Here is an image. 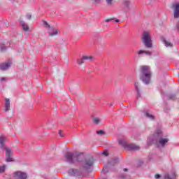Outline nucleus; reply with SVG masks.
<instances>
[{
    "label": "nucleus",
    "mask_w": 179,
    "mask_h": 179,
    "mask_svg": "<svg viewBox=\"0 0 179 179\" xmlns=\"http://www.w3.org/2000/svg\"><path fill=\"white\" fill-rule=\"evenodd\" d=\"M164 178L165 179H176V172L172 173L171 177H170V175H169V174L165 175Z\"/></svg>",
    "instance_id": "obj_19"
},
{
    "label": "nucleus",
    "mask_w": 179,
    "mask_h": 179,
    "mask_svg": "<svg viewBox=\"0 0 179 179\" xmlns=\"http://www.w3.org/2000/svg\"><path fill=\"white\" fill-rule=\"evenodd\" d=\"M168 100H176L177 98L176 97V94H169L167 95Z\"/></svg>",
    "instance_id": "obj_20"
},
{
    "label": "nucleus",
    "mask_w": 179,
    "mask_h": 179,
    "mask_svg": "<svg viewBox=\"0 0 179 179\" xmlns=\"http://www.w3.org/2000/svg\"><path fill=\"white\" fill-rule=\"evenodd\" d=\"M119 144L125 149H129V150H139V146L134 144H128L124 139H119Z\"/></svg>",
    "instance_id": "obj_6"
},
{
    "label": "nucleus",
    "mask_w": 179,
    "mask_h": 179,
    "mask_svg": "<svg viewBox=\"0 0 179 179\" xmlns=\"http://www.w3.org/2000/svg\"><path fill=\"white\" fill-rule=\"evenodd\" d=\"M20 23L24 31H29V26L27 25V24H26V22H24V21H20Z\"/></svg>",
    "instance_id": "obj_16"
},
{
    "label": "nucleus",
    "mask_w": 179,
    "mask_h": 179,
    "mask_svg": "<svg viewBox=\"0 0 179 179\" xmlns=\"http://www.w3.org/2000/svg\"><path fill=\"white\" fill-rule=\"evenodd\" d=\"M172 8L173 9V17L175 19H178L179 17V3L176 2L172 5Z\"/></svg>",
    "instance_id": "obj_7"
},
{
    "label": "nucleus",
    "mask_w": 179,
    "mask_h": 179,
    "mask_svg": "<svg viewBox=\"0 0 179 179\" xmlns=\"http://www.w3.org/2000/svg\"><path fill=\"white\" fill-rule=\"evenodd\" d=\"M112 20H115V22L116 23H118V22H120V20L115 19V18L107 19V20H105V22H106V23H108L109 22H111Z\"/></svg>",
    "instance_id": "obj_23"
},
{
    "label": "nucleus",
    "mask_w": 179,
    "mask_h": 179,
    "mask_svg": "<svg viewBox=\"0 0 179 179\" xmlns=\"http://www.w3.org/2000/svg\"><path fill=\"white\" fill-rule=\"evenodd\" d=\"M120 177H121V178L124 179L125 178V175H121Z\"/></svg>",
    "instance_id": "obj_37"
},
{
    "label": "nucleus",
    "mask_w": 179,
    "mask_h": 179,
    "mask_svg": "<svg viewBox=\"0 0 179 179\" xmlns=\"http://www.w3.org/2000/svg\"><path fill=\"white\" fill-rule=\"evenodd\" d=\"M6 170V165L0 166V174L5 173Z\"/></svg>",
    "instance_id": "obj_21"
},
{
    "label": "nucleus",
    "mask_w": 179,
    "mask_h": 179,
    "mask_svg": "<svg viewBox=\"0 0 179 179\" xmlns=\"http://www.w3.org/2000/svg\"><path fill=\"white\" fill-rule=\"evenodd\" d=\"M26 17H27V19L30 20L31 19V15L28 13V14H27Z\"/></svg>",
    "instance_id": "obj_30"
},
{
    "label": "nucleus",
    "mask_w": 179,
    "mask_h": 179,
    "mask_svg": "<svg viewBox=\"0 0 179 179\" xmlns=\"http://www.w3.org/2000/svg\"><path fill=\"white\" fill-rule=\"evenodd\" d=\"M134 89L136 93V99L142 98V90H141V85H139V83H134Z\"/></svg>",
    "instance_id": "obj_9"
},
{
    "label": "nucleus",
    "mask_w": 179,
    "mask_h": 179,
    "mask_svg": "<svg viewBox=\"0 0 179 179\" xmlns=\"http://www.w3.org/2000/svg\"><path fill=\"white\" fill-rule=\"evenodd\" d=\"M102 155H103V156H106V157H107V156H108V151L104 150V151L102 152Z\"/></svg>",
    "instance_id": "obj_28"
},
{
    "label": "nucleus",
    "mask_w": 179,
    "mask_h": 179,
    "mask_svg": "<svg viewBox=\"0 0 179 179\" xmlns=\"http://www.w3.org/2000/svg\"><path fill=\"white\" fill-rule=\"evenodd\" d=\"M107 5H113V0H106Z\"/></svg>",
    "instance_id": "obj_29"
},
{
    "label": "nucleus",
    "mask_w": 179,
    "mask_h": 179,
    "mask_svg": "<svg viewBox=\"0 0 179 179\" xmlns=\"http://www.w3.org/2000/svg\"><path fill=\"white\" fill-rule=\"evenodd\" d=\"M14 178L16 179H27V173L22 171H15L13 173Z\"/></svg>",
    "instance_id": "obj_8"
},
{
    "label": "nucleus",
    "mask_w": 179,
    "mask_h": 179,
    "mask_svg": "<svg viewBox=\"0 0 179 179\" xmlns=\"http://www.w3.org/2000/svg\"><path fill=\"white\" fill-rule=\"evenodd\" d=\"M112 106H113V103H110V107H112Z\"/></svg>",
    "instance_id": "obj_39"
},
{
    "label": "nucleus",
    "mask_w": 179,
    "mask_h": 179,
    "mask_svg": "<svg viewBox=\"0 0 179 179\" xmlns=\"http://www.w3.org/2000/svg\"><path fill=\"white\" fill-rule=\"evenodd\" d=\"M7 138L5 136H0V150H5L6 152V162L7 163H10L12 162H15V159H13V152H12V148L9 147H6V142L7 141Z\"/></svg>",
    "instance_id": "obj_3"
},
{
    "label": "nucleus",
    "mask_w": 179,
    "mask_h": 179,
    "mask_svg": "<svg viewBox=\"0 0 179 179\" xmlns=\"http://www.w3.org/2000/svg\"><path fill=\"white\" fill-rule=\"evenodd\" d=\"M139 79L144 85H149L152 80V70L149 66H140Z\"/></svg>",
    "instance_id": "obj_2"
},
{
    "label": "nucleus",
    "mask_w": 179,
    "mask_h": 179,
    "mask_svg": "<svg viewBox=\"0 0 179 179\" xmlns=\"http://www.w3.org/2000/svg\"><path fill=\"white\" fill-rule=\"evenodd\" d=\"M94 3H100V0H94Z\"/></svg>",
    "instance_id": "obj_36"
},
{
    "label": "nucleus",
    "mask_w": 179,
    "mask_h": 179,
    "mask_svg": "<svg viewBox=\"0 0 179 179\" xmlns=\"http://www.w3.org/2000/svg\"><path fill=\"white\" fill-rule=\"evenodd\" d=\"M92 59H93V57L84 55L81 59H77V64L78 65H82L83 64H85V61H92Z\"/></svg>",
    "instance_id": "obj_10"
},
{
    "label": "nucleus",
    "mask_w": 179,
    "mask_h": 179,
    "mask_svg": "<svg viewBox=\"0 0 179 179\" xmlns=\"http://www.w3.org/2000/svg\"><path fill=\"white\" fill-rule=\"evenodd\" d=\"M162 41L166 47H173V43L167 41L164 38H163Z\"/></svg>",
    "instance_id": "obj_18"
},
{
    "label": "nucleus",
    "mask_w": 179,
    "mask_h": 179,
    "mask_svg": "<svg viewBox=\"0 0 179 179\" xmlns=\"http://www.w3.org/2000/svg\"><path fill=\"white\" fill-rule=\"evenodd\" d=\"M124 5L127 9H129V5H131V2L128 0H125L124 1Z\"/></svg>",
    "instance_id": "obj_25"
},
{
    "label": "nucleus",
    "mask_w": 179,
    "mask_h": 179,
    "mask_svg": "<svg viewBox=\"0 0 179 179\" xmlns=\"http://www.w3.org/2000/svg\"><path fill=\"white\" fill-rule=\"evenodd\" d=\"M43 25L45 26V27H46V29H50V27H51V26L48 24V22H47V21H43Z\"/></svg>",
    "instance_id": "obj_27"
},
{
    "label": "nucleus",
    "mask_w": 179,
    "mask_h": 179,
    "mask_svg": "<svg viewBox=\"0 0 179 179\" xmlns=\"http://www.w3.org/2000/svg\"><path fill=\"white\" fill-rule=\"evenodd\" d=\"M96 134L100 136H103V135H106V131H104V130H98L96 131Z\"/></svg>",
    "instance_id": "obj_24"
},
{
    "label": "nucleus",
    "mask_w": 179,
    "mask_h": 179,
    "mask_svg": "<svg viewBox=\"0 0 179 179\" xmlns=\"http://www.w3.org/2000/svg\"><path fill=\"white\" fill-rule=\"evenodd\" d=\"M112 20H115V22L116 23H118V22H120V20L115 19V18L107 19V20H105V22H106V23H108L109 22H111Z\"/></svg>",
    "instance_id": "obj_22"
},
{
    "label": "nucleus",
    "mask_w": 179,
    "mask_h": 179,
    "mask_svg": "<svg viewBox=\"0 0 179 179\" xmlns=\"http://www.w3.org/2000/svg\"><path fill=\"white\" fill-rule=\"evenodd\" d=\"M13 2H15V0H13Z\"/></svg>",
    "instance_id": "obj_40"
},
{
    "label": "nucleus",
    "mask_w": 179,
    "mask_h": 179,
    "mask_svg": "<svg viewBox=\"0 0 179 179\" xmlns=\"http://www.w3.org/2000/svg\"><path fill=\"white\" fill-rule=\"evenodd\" d=\"M65 159L67 163L75 164H80V169H71L69 170V175L72 177H80L83 176V171H89L94 166V158L93 157L85 158L83 152L73 153L67 152L65 153Z\"/></svg>",
    "instance_id": "obj_1"
},
{
    "label": "nucleus",
    "mask_w": 179,
    "mask_h": 179,
    "mask_svg": "<svg viewBox=\"0 0 179 179\" xmlns=\"http://www.w3.org/2000/svg\"><path fill=\"white\" fill-rule=\"evenodd\" d=\"M160 177H162V176H160V174H156L155 175V178L156 179H159V178H160Z\"/></svg>",
    "instance_id": "obj_34"
},
{
    "label": "nucleus",
    "mask_w": 179,
    "mask_h": 179,
    "mask_svg": "<svg viewBox=\"0 0 179 179\" xmlns=\"http://www.w3.org/2000/svg\"><path fill=\"white\" fill-rule=\"evenodd\" d=\"M48 33L49 36L52 37V36H57V34H58V30H57V29H55L54 27H50V29H48Z\"/></svg>",
    "instance_id": "obj_12"
},
{
    "label": "nucleus",
    "mask_w": 179,
    "mask_h": 179,
    "mask_svg": "<svg viewBox=\"0 0 179 179\" xmlns=\"http://www.w3.org/2000/svg\"><path fill=\"white\" fill-rule=\"evenodd\" d=\"M144 114H145V117H147V118H150V120H155V115L149 113V111H148V110L145 111Z\"/></svg>",
    "instance_id": "obj_17"
},
{
    "label": "nucleus",
    "mask_w": 179,
    "mask_h": 179,
    "mask_svg": "<svg viewBox=\"0 0 179 179\" xmlns=\"http://www.w3.org/2000/svg\"><path fill=\"white\" fill-rule=\"evenodd\" d=\"M138 55H142V54H145V55H148V57H152V52L150 51H145L142 50H139L138 52Z\"/></svg>",
    "instance_id": "obj_15"
},
{
    "label": "nucleus",
    "mask_w": 179,
    "mask_h": 179,
    "mask_svg": "<svg viewBox=\"0 0 179 179\" xmlns=\"http://www.w3.org/2000/svg\"><path fill=\"white\" fill-rule=\"evenodd\" d=\"M118 162H119L118 158L114 157L108 162V167H111V166H115V164H117Z\"/></svg>",
    "instance_id": "obj_14"
},
{
    "label": "nucleus",
    "mask_w": 179,
    "mask_h": 179,
    "mask_svg": "<svg viewBox=\"0 0 179 179\" xmlns=\"http://www.w3.org/2000/svg\"><path fill=\"white\" fill-rule=\"evenodd\" d=\"M143 43L146 48H152L153 45L152 44V37L148 32L144 31L143 33Z\"/></svg>",
    "instance_id": "obj_5"
},
{
    "label": "nucleus",
    "mask_w": 179,
    "mask_h": 179,
    "mask_svg": "<svg viewBox=\"0 0 179 179\" xmlns=\"http://www.w3.org/2000/svg\"><path fill=\"white\" fill-rule=\"evenodd\" d=\"M93 121H94V123L96 124V125H99V124H100V118L99 117H94L93 119Z\"/></svg>",
    "instance_id": "obj_26"
},
{
    "label": "nucleus",
    "mask_w": 179,
    "mask_h": 179,
    "mask_svg": "<svg viewBox=\"0 0 179 179\" xmlns=\"http://www.w3.org/2000/svg\"><path fill=\"white\" fill-rule=\"evenodd\" d=\"M12 66V61L8 60L6 62L0 64V71H7Z\"/></svg>",
    "instance_id": "obj_11"
},
{
    "label": "nucleus",
    "mask_w": 179,
    "mask_h": 179,
    "mask_svg": "<svg viewBox=\"0 0 179 179\" xmlns=\"http://www.w3.org/2000/svg\"><path fill=\"white\" fill-rule=\"evenodd\" d=\"M4 80H8L7 78L3 77L0 79V82H4Z\"/></svg>",
    "instance_id": "obj_33"
},
{
    "label": "nucleus",
    "mask_w": 179,
    "mask_h": 179,
    "mask_svg": "<svg viewBox=\"0 0 179 179\" xmlns=\"http://www.w3.org/2000/svg\"><path fill=\"white\" fill-rule=\"evenodd\" d=\"M4 107H5L6 112H8L10 110V101L8 98L5 99Z\"/></svg>",
    "instance_id": "obj_13"
},
{
    "label": "nucleus",
    "mask_w": 179,
    "mask_h": 179,
    "mask_svg": "<svg viewBox=\"0 0 179 179\" xmlns=\"http://www.w3.org/2000/svg\"><path fill=\"white\" fill-rule=\"evenodd\" d=\"M169 142V138H163V131L160 129H157L154 134V137L151 143H155L156 145H161L162 148L166 146V143Z\"/></svg>",
    "instance_id": "obj_4"
},
{
    "label": "nucleus",
    "mask_w": 179,
    "mask_h": 179,
    "mask_svg": "<svg viewBox=\"0 0 179 179\" xmlns=\"http://www.w3.org/2000/svg\"><path fill=\"white\" fill-rule=\"evenodd\" d=\"M161 96H162V99H164V93L163 92V91H161Z\"/></svg>",
    "instance_id": "obj_35"
},
{
    "label": "nucleus",
    "mask_w": 179,
    "mask_h": 179,
    "mask_svg": "<svg viewBox=\"0 0 179 179\" xmlns=\"http://www.w3.org/2000/svg\"><path fill=\"white\" fill-rule=\"evenodd\" d=\"M1 51H5V50H8V47L7 46H1Z\"/></svg>",
    "instance_id": "obj_31"
},
{
    "label": "nucleus",
    "mask_w": 179,
    "mask_h": 179,
    "mask_svg": "<svg viewBox=\"0 0 179 179\" xmlns=\"http://www.w3.org/2000/svg\"><path fill=\"white\" fill-rule=\"evenodd\" d=\"M123 171H128V169L124 168V169H123Z\"/></svg>",
    "instance_id": "obj_38"
},
{
    "label": "nucleus",
    "mask_w": 179,
    "mask_h": 179,
    "mask_svg": "<svg viewBox=\"0 0 179 179\" xmlns=\"http://www.w3.org/2000/svg\"><path fill=\"white\" fill-rule=\"evenodd\" d=\"M59 136H61V138H64V134H62V131H59Z\"/></svg>",
    "instance_id": "obj_32"
}]
</instances>
